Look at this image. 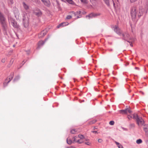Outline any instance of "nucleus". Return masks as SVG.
<instances>
[{"mask_svg":"<svg viewBox=\"0 0 148 148\" xmlns=\"http://www.w3.org/2000/svg\"><path fill=\"white\" fill-rule=\"evenodd\" d=\"M144 10L142 7H140L138 8L136 7L132 8L131 12V14L132 17L135 18L137 15L138 17H140L143 15Z\"/></svg>","mask_w":148,"mask_h":148,"instance_id":"1","label":"nucleus"},{"mask_svg":"<svg viewBox=\"0 0 148 148\" xmlns=\"http://www.w3.org/2000/svg\"><path fill=\"white\" fill-rule=\"evenodd\" d=\"M0 22L3 27L6 26L5 18L2 14L0 12Z\"/></svg>","mask_w":148,"mask_h":148,"instance_id":"2","label":"nucleus"},{"mask_svg":"<svg viewBox=\"0 0 148 148\" xmlns=\"http://www.w3.org/2000/svg\"><path fill=\"white\" fill-rule=\"evenodd\" d=\"M119 112L121 114H126L128 116L129 115V114H131L132 112V111L129 108H127L124 110H120Z\"/></svg>","mask_w":148,"mask_h":148,"instance_id":"3","label":"nucleus"},{"mask_svg":"<svg viewBox=\"0 0 148 148\" xmlns=\"http://www.w3.org/2000/svg\"><path fill=\"white\" fill-rule=\"evenodd\" d=\"M136 121L137 124L139 126L143 125L144 123L143 119L141 117H137Z\"/></svg>","mask_w":148,"mask_h":148,"instance_id":"4","label":"nucleus"},{"mask_svg":"<svg viewBox=\"0 0 148 148\" xmlns=\"http://www.w3.org/2000/svg\"><path fill=\"white\" fill-rule=\"evenodd\" d=\"M114 31L116 33L121 35L122 34V32L117 26H115L114 27Z\"/></svg>","mask_w":148,"mask_h":148,"instance_id":"5","label":"nucleus"},{"mask_svg":"<svg viewBox=\"0 0 148 148\" xmlns=\"http://www.w3.org/2000/svg\"><path fill=\"white\" fill-rule=\"evenodd\" d=\"M122 35L124 39L125 40H127V42H129L128 40L130 38V35L129 34L126 33L124 34H122Z\"/></svg>","mask_w":148,"mask_h":148,"instance_id":"6","label":"nucleus"},{"mask_svg":"<svg viewBox=\"0 0 148 148\" xmlns=\"http://www.w3.org/2000/svg\"><path fill=\"white\" fill-rule=\"evenodd\" d=\"M34 14L38 16H40L42 15V13L39 10H36L34 11Z\"/></svg>","mask_w":148,"mask_h":148,"instance_id":"7","label":"nucleus"},{"mask_svg":"<svg viewBox=\"0 0 148 148\" xmlns=\"http://www.w3.org/2000/svg\"><path fill=\"white\" fill-rule=\"evenodd\" d=\"M46 34V31L45 30L42 31L40 34H38V36L39 38H41L44 36Z\"/></svg>","mask_w":148,"mask_h":148,"instance_id":"8","label":"nucleus"},{"mask_svg":"<svg viewBox=\"0 0 148 148\" xmlns=\"http://www.w3.org/2000/svg\"><path fill=\"white\" fill-rule=\"evenodd\" d=\"M45 42L41 40L39 42L38 44V46L37 47V49H39L40 47L43 45L44 44Z\"/></svg>","mask_w":148,"mask_h":148,"instance_id":"9","label":"nucleus"},{"mask_svg":"<svg viewBox=\"0 0 148 148\" xmlns=\"http://www.w3.org/2000/svg\"><path fill=\"white\" fill-rule=\"evenodd\" d=\"M144 129L146 135L148 137V125L144 126Z\"/></svg>","mask_w":148,"mask_h":148,"instance_id":"10","label":"nucleus"},{"mask_svg":"<svg viewBox=\"0 0 148 148\" xmlns=\"http://www.w3.org/2000/svg\"><path fill=\"white\" fill-rule=\"evenodd\" d=\"M69 24V23L68 22H64L61 23L59 25H58L57 27L58 28H59L60 26H64L66 25H68Z\"/></svg>","mask_w":148,"mask_h":148,"instance_id":"11","label":"nucleus"},{"mask_svg":"<svg viewBox=\"0 0 148 148\" xmlns=\"http://www.w3.org/2000/svg\"><path fill=\"white\" fill-rule=\"evenodd\" d=\"M44 3V4L47 5H49V0H41Z\"/></svg>","mask_w":148,"mask_h":148,"instance_id":"12","label":"nucleus"},{"mask_svg":"<svg viewBox=\"0 0 148 148\" xmlns=\"http://www.w3.org/2000/svg\"><path fill=\"white\" fill-rule=\"evenodd\" d=\"M23 6L24 8L26 10H27L29 9V5L24 2L23 3Z\"/></svg>","mask_w":148,"mask_h":148,"instance_id":"13","label":"nucleus"},{"mask_svg":"<svg viewBox=\"0 0 148 148\" xmlns=\"http://www.w3.org/2000/svg\"><path fill=\"white\" fill-rule=\"evenodd\" d=\"M12 24L14 27L16 28H18V25L14 21L12 22Z\"/></svg>","mask_w":148,"mask_h":148,"instance_id":"14","label":"nucleus"},{"mask_svg":"<svg viewBox=\"0 0 148 148\" xmlns=\"http://www.w3.org/2000/svg\"><path fill=\"white\" fill-rule=\"evenodd\" d=\"M130 117L131 118H134L136 119L137 117H138L137 115L135 114H132L130 115H128V118H129V117Z\"/></svg>","mask_w":148,"mask_h":148,"instance_id":"15","label":"nucleus"},{"mask_svg":"<svg viewBox=\"0 0 148 148\" xmlns=\"http://www.w3.org/2000/svg\"><path fill=\"white\" fill-rule=\"evenodd\" d=\"M61 0L62 2H65V0ZM66 1L70 4H73L74 3V2L72 0H66Z\"/></svg>","mask_w":148,"mask_h":148,"instance_id":"16","label":"nucleus"},{"mask_svg":"<svg viewBox=\"0 0 148 148\" xmlns=\"http://www.w3.org/2000/svg\"><path fill=\"white\" fill-rule=\"evenodd\" d=\"M73 141L74 142H76L77 143L79 139L77 137H73Z\"/></svg>","mask_w":148,"mask_h":148,"instance_id":"17","label":"nucleus"},{"mask_svg":"<svg viewBox=\"0 0 148 148\" xmlns=\"http://www.w3.org/2000/svg\"><path fill=\"white\" fill-rule=\"evenodd\" d=\"M115 143L117 145V146H118V147H119V148H123L122 145H121V144H120L119 143H118L116 141H115Z\"/></svg>","mask_w":148,"mask_h":148,"instance_id":"18","label":"nucleus"},{"mask_svg":"<svg viewBox=\"0 0 148 148\" xmlns=\"http://www.w3.org/2000/svg\"><path fill=\"white\" fill-rule=\"evenodd\" d=\"M77 132V129H73L71 130V132L72 134H73Z\"/></svg>","mask_w":148,"mask_h":148,"instance_id":"19","label":"nucleus"},{"mask_svg":"<svg viewBox=\"0 0 148 148\" xmlns=\"http://www.w3.org/2000/svg\"><path fill=\"white\" fill-rule=\"evenodd\" d=\"M142 141L141 139H138L136 140V143L137 144H140L142 143Z\"/></svg>","mask_w":148,"mask_h":148,"instance_id":"20","label":"nucleus"},{"mask_svg":"<svg viewBox=\"0 0 148 148\" xmlns=\"http://www.w3.org/2000/svg\"><path fill=\"white\" fill-rule=\"evenodd\" d=\"M106 4L108 6L110 5L109 0H103Z\"/></svg>","mask_w":148,"mask_h":148,"instance_id":"21","label":"nucleus"},{"mask_svg":"<svg viewBox=\"0 0 148 148\" xmlns=\"http://www.w3.org/2000/svg\"><path fill=\"white\" fill-rule=\"evenodd\" d=\"M96 122H97V120H92V121H90V122L89 123L90 124H93L95 123Z\"/></svg>","mask_w":148,"mask_h":148,"instance_id":"22","label":"nucleus"},{"mask_svg":"<svg viewBox=\"0 0 148 148\" xmlns=\"http://www.w3.org/2000/svg\"><path fill=\"white\" fill-rule=\"evenodd\" d=\"M67 142L69 144H71L72 143V141L71 140L69 139H67Z\"/></svg>","mask_w":148,"mask_h":148,"instance_id":"23","label":"nucleus"},{"mask_svg":"<svg viewBox=\"0 0 148 148\" xmlns=\"http://www.w3.org/2000/svg\"><path fill=\"white\" fill-rule=\"evenodd\" d=\"M24 25L25 27H27L28 26V23L27 21L25 23H24Z\"/></svg>","mask_w":148,"mask_h":148,"instance_id":"24","label":"nucleus"},{"mask_svg":"<svg viewBox=\"0 0 148 148\" xmlns=\"http://www.w3.org/2000/svg\"><path fill=\"white\" fill-rule=\"evenodd\" d=\"M84 143L85 144H86L88 145H90L91 144V143L88 141H86L84 142Z\"/></svg>","mask_w":148,"mask_h":148,"instance_id":"25","label":"nucleus"},{"mask_svg":"<svg viewBox=\"0 0 148 148\" xmlns=\"http://www.w3.org/2000/svg\"><path fill=\"white\" fill-rule=\"evenodd\" d=\"M84 142L82 140V139H79L77 143H83Z\"/></svg>","mask_w":148,"mask_h":148,"instance_id":"26","label":"nucleus"},{"mask_svg":"<svg viewBox=\"0 0 148 148\" xmlns=\"http://www.w3.org/2000/svg\"><path fill=\"white\" fill-rule=\"evenodd\" d=\"M78 138H80V139H82L84 138V136L82 135H79L78 136Z\"/></svg>","mask_w":148,"mask_h":148,"instance_id":"27","label":"nucleus"},{"mask_svg":"<svg viewBox=\"0 0 148 148\" xmlns=\"http://www.w3.org/2000/svg\"><path fill=\"white\" fill-rule=\"evenodd\" d=\"M114 122L113 121H111L109 122V124L111 125H113L114 124Z\"/></svg>","mask_w":148,"mask_h":148,"instance_id":"28","label":"nucleus"},{"mask_svg":"<svg viewBox=\"0 0 148 148\" xmlns=\"http://www.w3.org/2000/svg\"><path fill=\"white\" fill-rule=\"evenodd\" d=\"M94 16V15L93 14L91 13L89 14L88 16L89 17H92V16Z\"/></svg>","mask_w":148,"mask_h":148,"instance_id":"29","label":"nucleus"},{"mask_svg":"<svg viewBox=\"0 0 148 148\" xmlns=\"http://www.w3.org/2000/svg\"><path fill=\"white\" fill-rule=\"evenodd\" d=\"M72 18V16L70 15H68L66 17V19H69L71 18Z\"/></svg>","mask_w":148,"mask_h":148,"instance_id":"30","label":"nucleus"},{"mask_svg":"<svg viewBox=\"0 0 148 148\" xmlns=\"http://www.w3.org/2000/svg\"><path fill=\"white\" fill-rule=\"evenodd\" d=\"M81 1L83 2L84 3H87V0H80Z\"/></svg>","mask_w":148,"mask_h":148,"instance_id":"31","label":"nucleus"},{"mask_svg":"<svg viewBox=\"0 0 148 148\" xmlns=\"http://www.w3.org/2000/svg\"><path fill=\"white\" fill-rule=\"evenodd\" d=\"M6 59L5 58H3L1 60V62L2 63H4L5 62Z\"/></svg>","mask_w":148,"mask_h":148,"instance_id":"32","label":"nucleus"},{"mask_svg":"<svg viewBox=\"0 0 148 148\" xmlns=\"http://www.w3.org/2000/svg\"><path fill=\"white\" fill-rule=\"evenodd\" d=\"M102 141H103V140L101 139H99L98 140V141L99 143H101L102 142Z\"/></svg>","mask_w":148,"mask_h":148,"instance_id":"33","label":"nucleus"},{"mask_svg":"<svg viewBox=\"0 0 148 148\" xmlns=\"http://www.w3.org/2000/svg\"><path fill=\"white\" fill-rule=\"evenodd\" d=\"M137 0H130V2L131 3H133L136 1Z\"/></svg>","mask_w":148,"mask_h":148,"instance_id":"34","label":"nucleus"},{"mask_svg":"<svg viewBox=\"0 0 148 148\" xmlns=\"http://www.w3.org/2000/svg\"><path fill=\"white\" fill-rule=\"evenodd\" d=\"M92 132L95 134L97 133V132L96 131H92Z\"/></svg>","mask_w":148,"mask_h":148,"instance_id":"35","label":"nucleus"},{"mask_svg":"<svg viewBox=\"0 0 148 148\" xmlns=\"http://www.w3.org/2000/svg\"><path fill=\"white\" fill-rule=\"evenodd\" d=\"M95 0H90V1L91 2H92V3H93L94 1H95Z\"/></svg>","mask_w":148,"mask_h":148,"instance_id":"36","label":"nucleus"},{"mask_svg":"<svg viewBox=\"0 0 148 148\" xmlns=\"http://www.w3.org/2000/svg\"><path fill=\"white\" fill-rule=\"evenodd\" d=\"M131 125H132V126L133 127H134V125L133 124H132Z\"/></svg>","mask_w":148,"mask_h":148,"instance_id":"37","label":"nucleus"},{"mask_svg":"<svg viewBox=\"0 0 148 148\" xmlns=\"http://www.w3.org/2000/svg\"><path fill=\"white\" fill-rule=\"evenodd\" d=\"M130 45L131 46V47H132L133 46H132V43H131L130 44Z\"/></svg>","mask_w":148,"mask_h":148,"instance_id":"38","label":"nucleus"},{"mask_svg":"<svg viewBox=\"0 0 148 148\" xmlns=\"http://www.w3.org/2000/svg\"><path fill=\"white\" fill-rule=\"evenodd\" d=\"M112 0L113 1V4L114 5V0Z\"/></svg>","mask_w":148,"mask_h":148,"instance_id":"39","label":"nucleus"},{"mask_svg":"<svg viewBox=\"0 0 148 148\" xmlns=\"http://www.w3.org/2000/svg\"><path fill=\"white\" fill-rule=\"evenodd\" d=\"M37 1V0H34V1Z\"/></svg>","mask_w":148,"mask_h":148,"instance_id":"40","label":"nucleus"},{"mask_svg":"<svg viewBox=\"0 0 148 148\" xmlns=\"http://www.w3.org/2000/svg\"><path fill=\"white\" fill-rule=\"evenodd\" d=\"M9 82H10V81H8V82H7V83H8Z\"/></svg>","mask_w":148,"mask_h":148,"instance_id":"41","label":"nucleus"}]
</instances>
